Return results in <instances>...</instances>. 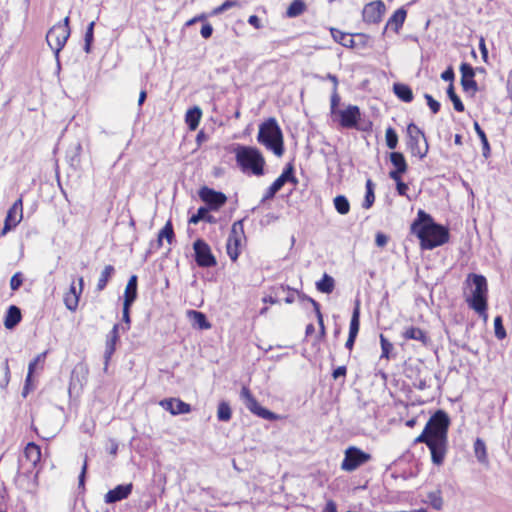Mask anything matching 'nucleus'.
<instances>
[{"instance_id":"nucleus-1","label":"nucleus","mask_w":512,"mask_h":512,"mask_svg":"<svg viewBox=\"0 0 512 512\" xmlns=\"http://www.w3.org/2000/svg\"><path fill=\"white\" fill-rule=\"evenodd\" d=\"M450 419L443 410H437L426 423L422 433L415 439V443H424L431 452L433 464H443L448 447V429Z\"/></svg>"},{"instance_id":"nucleus-2","label":"nucleus","mask_w":512,"mask_h":512,"mask_svg":"<svg viewBox=\"0 0 512 512\" xmlns=\"http://www.w3.org/2000/svg\"><path fill=\"white\" fill-rule=\"evenodd\" d=\"M411 233L419 238L421 248L425 250H432L449 240L448 229L437 224L430 214L421 209L411 224Z\"/></svg>"},{"instance_id":"nucleus-3","label":"nucleus","mask_w":512,"mask_h":512,"mask_svg":"<svg viewBox=\"0 0 512 512\" xmlns=\"http://www.w3.org/2000/svg\"><path fill=\"white\" fill-rule=\"evenodd\" d=\"M466 283L471 287L470 295L466 297L468 306L486 319L488 295L486 278L483 275L471 273L468 275Z\"/></svg>"},{"instance_id":"nucleus-4","label":"nucleus","mask_w":512,"mask_h":512,"mask_svg":"<svg viewBox=\"0 0 512 512\" xmlns=\"http://www.w3.org/2000/svg\"><path fill=\"white\" fill-rule=\"evenodd\" d=\"M257 140L276 156L283 155V133L275 118H269L260 124Z\"/></svg>"},{"instance_id":"nucleus-5","label":"nucleus","mask_w":512,"mask_h":512,"mask_svg":"<svg viewBox=\"0 0 512 512\" xmlns=\"http://www.w3.org/2000/svg\"><path fill=\"white\" fill-rule=\"evenodd\" d=\"M235 158L243 172L250 171L256 176L264 174L265 160L257 148L238 145L235 148Z\"/></svg>"},{"instance_id":"nucleus-6","label":"nucleus","mask_w":512,"mask_h":512,"mask_svg":"<svg viewBox=\"0 0 512 512\" xmlns=\"http://www.w3.org/2000/svg\"><path fill=\"white\" fill-rule=\"evenodd\" d=\"M407 146L413 156L424 158L428 153V143L425 134L414 123L407 127Z\"/></svg>"},{"instance_id":"nucleus-7","label":"nucleus","mask_w":512,"mask_h":512,"mask_svg":"<svg viewBox=\"0 0 512 512\" xmlns=\"http://www.w3.org/2000/svg\"><path fill=\"white\" fill-rule=\"evenodd\" d=\"M240 398L245 407L254 415L269 421H276L279 419V415L262 407L246 386L242 387Z\"/></svg>"},{"instance_id":"nucleus-8","label":"nucleus","mask_w":512,"mask_h":512,"mask_svg":"<svg viewBox=\"0 0 512 512\" xmlns=\"http://www.w3.org/2000/svg\"><path fill=\"white\" fill-rule=\"evenodd\" d=\"M70 36V28L66 26H60V23L54 25L46 35V41L50 48L54 51L56 58L58 59L60 51L65 46Z\"/></svg>"},{"instance_id":"nucleus-9","label":"nucleus","mask_w":512,"mask_h":512,"mask_svg":"<svg viewBox=\"0 0 512 512\" xmlns=\"http://www.w3.org/2000/svg\"><path fill=\"white\" fill-rule=\"evenodd\" d=\"M370 458V454L355 446H350L345 450V456L341 463V469L347 472H352L364 463L368 462Z\"/></svg>"},{"instance_id":"nucleus-10","label":"nucleus","mask_w":512,"mask_h":512,"mask_svg":"<svg viewBox=\"0 0 512 512\" xmlns=\"http://www.w3.org/2000/svg\"><path fill=\"white\" fill-rule=\"evenodd\" d=\"M193 250L195 262L199 267L208 268L217 264L210 246L203 239L199 238L193 243Z\"/></svg>"},{"instance_id":"nucleus-11","label":"nucleus","mask_w":512,"mask_h":512,"mask_svg":"<svg viewBox=\"0 0 512 512\" xmlns=\"http://www.w3.org/2000/svg\"><path fill=\"white\" fill-rule=\"evenodd\" d=\"M243 235V221L239 220L234 222L226 244L227 254L232 261L237 260L240 254L239 246L241 244V238Z\"/></svg>"},{"instance_id":"nucleus-12","label":"nucleus","mask_w":512,"mask_h":512,"mask_svg":"<svg viewBox=\"0 0 512 512\" xmlns=\"http://www.w3.org/2000/svg\"><path fill=\"white\" fill-rule=\"evenodd\" d=\"M38 470L25 466L19 467L18 474L15 478L17 487L26 492H32L37 487Z\"/></svg>"},{"instance_id":"nucleus-13","label":"nucleus","mask_w":512,"mask_h":512,"mask_svg":"<svg viewBox=\"0 0 512 512\" xmlns=\"http://www.w3.org/2000/svg\"><path fill=\"white\" fill-rule=\"evenodd\" d=\"M23 218V200L22 197L18 198L14 204L9 208L5 221L4 227L1 231V236H4L7 232L15 228Z\"/></svg>"},{"instance_id":"nucleus-14","label":"nucleus","mask_w":512,"mask_h":512,"mask_svg":"<svg viewBox=\"0 0 512 512\" xmlns=\"http://www.w3.org/2000/svg\"><path fill=\"white\" fill-rule=\"evenodd\" d=\"M199 197L207 204L206 207L209 208V210H218L227 201V197L224 193L215 191L208 187L200 189Z\"/></svg>"},{"instance_id":"nucleus-15","label":"nucleus","mask_w":512,"mask_h":512,"mask_svg":"<svg viewBox=\"0 0 512 512\" xmlns=\"http://www.w3.org/2000/svg\"><path fill=\"white\" fill-rule=\"evenodd\" d=\"M385 4L381 0L373 1L365 5L362 17L367 23H379L385 13Z\"/></svg>"},{"instance_id":"nucleus-16","label":"nucleus","mask_w":512,"mask_h":512,"mask_svg":"<svg viewBox=\"0 0 512 512\" xmlns=\"http://www.w3.org/2000/svg\"><path fill=\"white\" fill-rule=\"evenodd\" d=\"M340 125L343 128H356L358 127V121L360 120L361 113L360 109L356 105H349L346 109L339 111Z\"/></svg>"},{"instance_id":"nucleus-17","label":"nucleus","mask_w":512,"mask_h":512,"mask_svg":"<svg viewBox=\"0 0 512 512\" xmlns=\"http://www.w3.org/2000/svg\"><path fill=\"white\" fill-rule=\"evenodd\" d=\"M133 484H120L117 485L115 488L109 490L105 496L104 501L106 504H113L118 501L124 500L129 497V495L132 493Z\"/></svg>"},{"instance_id":"nucleus-18","label":"nucleus","mask_w":512,"mask_h":512,"mask_svg":"<svg viewBox=\"0 0 512 512\" xmlns=\"http://www.w3.org/2000/svg\"><path fill=\"white\" fill-rule=\"evenodd\" d=\"M79 289L76 288L74 282L71 284L69 291L64 295V303L68 310L75 311L78 307L79 298L83 290L84 279H78Z\"/></svg>"},{"instance_id":"nucleus-19","label":"nucleus","mask_w":512,"mask_h":512,"mask_svg":"<svg viewBox=\"0 0 512 512\" xmlns=\"http://www.w3.org/2000/svg\"><path fill=\"white\" fill-rule=\"evenodd\" d=\"M159 404L172 415L186 414L191 411L189 404L176 398L163 399Z\"/></svg>"},{"instance_id":"nucleus-20","label":"nucleus","mask_w":512,"mask_h":512,"mask_svg":"<svg viewBox=\"0 0 512 512\" xmlns=\"http://www.w3.org/2000/svg\"><path fill=\"white\" fill-rule=\"evenodd\" d=\"M41 459L40 447L34 443H28L24 450V460L20 461L21 467L28 466L36 469L37 463Z\"/></svg>"},{"instance_id":"nucleus-21","label":"nucleus","mask_w":512,"mask_h":512,"mask_svg":"<svg viewBox=\"0 0 512 512\" xmlns=\"http://www.w3.org/2000/svg\"><path fill=\"white\" fill-rule=\"evenodd\" d=\"M390 161L394 166V170L389 172V177L393 180H398V178L408 169L405 157L401 152H391Z\"/></svg>"},{"instance_id":"nucleus-22","label":"nucleus","mask_w":512,"mask_h":512,"mask_svg":"<svg viewBox=\"0 0 512 512\" xmlns=\"http://www.w3.org/2000/svg\"><path fill=\"white\" fill-rule=\"evenodd\" d=\"M119 329L120 325L115 324L112 328V330L107 335L106 345H105V352H104V359H105V368L108 366V362L115 352L116 349V343L119 339Z\"/></svg>"},{"instance_id":"nucleus-23","label":"nucleus","mask_w":512,"mask_h":512,"mask_svg":"<svg viewBox=\"0 0 512 512\" xmlns=\"http://www.w3.org/2000/svg\"><path fill=\"white\" fill-rule=\"evenodd\" d=\"M291 182L293 184H297L298 180L294 176V168L292 164H288L281 175L271 184L275 189L280 191L285 183Z\"/></svg>"},{"instance_id":"nucleus-24","label":"nucleus","mask_w":512,"mask_h":512,"mask_svg":"<svg viewBox=\"0 0 512 512\" xmlns=\"http://www.w3.org/2000/svg\"><path fill=\"white\" fill-rule=\"evenodd\" d=\"M406 16H407V11L404 7L397 9L393 13V15L388 19L386 26L384 28V31H386L387 28L390 27L396 33H398L405 22Z\"/></svg>"},{"instance_id":"nucleus-25","label":"nucleus","mask_w":512,"mask_h":512,"mask_svg":"<svg viewBox=\"0 0 512 512\" xmlns=\"http://www.w3.org/2000/svg\"><path fill=\"white\" fill-rule=\"evenodd\" d=\"M331 35L333 39L346 48H354L357 46L354 35L344 33L338 29L332 28Z\"/></svg>"},{"instance_id":"nucleus-26","label":"nucleus","mask_w":512,"mask_h":512,"mask_svg":"<svg viewBox=\"0 0 512 512\" xmlns=\"http://www.w3.org/2000/svg\"><path fill=\"white\" fill-rule=\"evenodd\" d=\"M21 318V310L17 306L11 305L6 312L4 326L7 329H13L19 324Z\"/></svg>"},{"instance_id":"nucleus-27","label":"nucleus","mask_w":512,"mask_h":512,"mask_svg":"<svg viewBox=\"0 0 512 512\" xmlns=\"http://www.w3.org/2000/svg\"><path fill=\"white\" fill-rule=\"evenodd\" d=\"M202 116V110L198 106L190 108L185 115V122L191 131H194L199 126Z\"/></svg>"},{"instance_id":"nucleus-28","label":"nucleus","mask_w":512,"mask_h":512,"mask_svg":"<svg viewBox=\"0 0 512 512\" xmlns=\"http://www.w3.org/2000/svg\"><path fill=\"white\" fill-rule=\"evenodd\" d=\"M187 316L192 322L193 326L198 327L199 329H209L211 324L206 318V315L200 311L189 310L187 312Z\"/></svg>"},{"instance_id":"nucleus-29","label":"nucleus","mask_w":512,"mask_h":512,"mask_svg":"<svg viewBox=\"0 0 512 512\" xmlns=\"http://www.w3.org/2000/svg\"><path fill=\"white\" fill-rule=\"evenodd\" d=\"M209 211V208L206 206L199 207L197 212L189 218V224H197L200 221H205L210 224L216 223V218L210 215Z\"/></svg>"},{"instance_id":"nucleus-30","label":"nucleus","mask_w":512,"mask_h":512,"mask_svg":"<svg viewBox=\"0 0 512 512\" xmlns=\"http://www.w3.org/2000/svg\"><path fill=\"white\" fill-rule=\"evenodd\" d=\"M393 91L400 100L406 103H409L413 100L412 89L406 84L395 83L393 85Z\"/></svg>"},{"instance_id":"nucleus-31","label":"nucleus","mask_w":512,"mask_h":512,"mask_svg":"<svg viewBox=\"0 0 512 512\" xmlns=\"http://www.w3.org/2000/svg\"><path fill=\"white\" fill-rule=\"evenodd\" d=\"M137 298V276L132 275L126 285L124 292V302L134 303Z\"/></svg>"},{"instance_id":"nucleus-32","label":"nucleus","mask_w":512,"mask_h":512,"mask_svg":"<svg viewBox=\"0 0 512 512\" xmlns=\"http://www.w3.org/2000/svg\"><path fill=\"white\" fill-rule=\"evenodd\" d=\"M175 238L174 230L171 221H167V223L164 225V227L159 231L158 233V239H157V246H162L163 239H166L169 244L172 243V241Z\"/></svg>"},{"instance_id":"nucleus-33","label":"nucleus","mask_w":512,"mask_h":512,"mask_svg":"<svg viewBox=\"0 0 512 512\" xmlns=\"http://www.w3.org/2000/svg\"><path fill=\"white\" fill-rule=\"evenodd\" d=\"M335 287V281L332 276L325 273L321 280L316 282V288L318 291L326 294H330Z\"/></svg>"},{"instance_id":"nucleus-34","label":"nucleus","mask_w":512,"mask_h":512,"mask_svg":"<svg viewBox=\"0 0 512 512\" xmlns=\"http://www.w3.org/2000/svg\"><path fill=\"white\" fill-rule=\"evenodd\" d=\"M473 448L477 460L483 464L487 463L488 457L485 442L482 439L477 438L474 442Z\"/></svg>"},{"instance_id":"nucleus-35","label":"nucleus","mask_w":512,"mask_h":512,"mask_svg":"<svg viewBox=\"0 0 512 512\" xmlns=\"http://www.w3.org/2000/svg\"><path fill=\"white\" fill-rule=\"evenodd\" d=\"M115 269L112 265H106L104 269L102 270L100 277L98 279L97 283V290L102 291L107 286V283L109 282L110 278L114 274Z\"/></svg>"},{"instance_id":"nucleus-36","label":"nucleus","mask_w":512,"mask_h":512,"mask_svg":"<svg viewBox=\"0 0 512 512\" xmlns=\"http://www.w3.org/2000/svg\"><path fill=\"white\" fill-rule=\"evenodd\" d=\"M474 130L477 133V135L480 138L481 144H482V154L485 158H488L490 156V145L487 139V136L483 129L480 127L478 122H474Z\"/></svg>"},{"instance_id":"nucleus-37","label":"nucleus","mask_w":512,"mask_h":512,"mask_svg":"<svg viewBox=\"0 0 512 512\" xmlns=\"http://www.w3.org/2000/svg\"><path fill=\"white\" fill-rule=\"evenodd\" d=\"M360 327V307L359 302L357 301L355 308L353 309L350 327H349V335L356 336L358 335Z\"/></svg>"},{"instance_id":"nucleus-38","label":"nucleus","mask_w":512,"mask_h":512,"mask_svg":"<svg viewBox=\"0 0 512 512\" xmlns=\"http://www.w3.org/2000/svg\"><path fill=\"white\" fill-rule=\"evenodd\" d=\"M306 9V5L302 0H293L286 10V15L290 18L301 15Z\"/></svg>"},{"instance_id":"nucleus-39","label":"nucleus","mask_w":512,"mask_h":512,"mask_svg":"<svg viewBox=\"0 0 512 512\" xmlns=\"http://www.w3.org/2000/svg\"><path fill=\"white\" fill-rule=\"evenodd\" d=\"M403 336L405 339L418 340L423 343H425L427 340L425 332L423 330H421L420 328L413 327V326L407 328L404 331Z\"/></svg>"},{"instance_id":"nucleus-40","label":"nucleus","mask_w":512,"mask_h":512,"mask_svg":"<svg viewBox=\"0 0 512 512\" xmlns=\"http://www.w3.org/2000/svg\"><path fill=\"white\" fill-rule=\"evenodd\" d=\"M334 207L341 215H346L350 211V203L344 195H338L334 198Z\"/></svg>"},{"instance_id":"nucleus-41","label":"nucleus","mask_w":512,"mask_h":512,"mask_svg":"<svg viewBox=\"0 0 512 512\" xmlns=\"http://www.w3.org/2000/svg\"><path fill=\"white\" fill-rule=\"evenodd\" d=\"M374 201H375L374 183L372 182L371 179H368L366 181V194H365L364 201L362 203V207L364 209H369L374 204Z\"/></svg>"},{"instance_id":"nucleus-42","label":"nucleus","mask_w":512,"mask_h":512,"mask_svg":"<svg viewBox=\"0 0 512 512\" xmlns=\"http://www.w3.org/2000/svg\"><path fill=\"white\" fill-rule=\"evenodd\" d=\"M447 96L452 101L454 109L457 112H463L464 111V104L462 103L460 97L455 93L453 83H450L447 88Z\"/></svg>"},{"instance_id":"nucleus-43","label":"nucleus","mask_w":512,"mask_h":512,"mask_svg":"<svg viewBox=\"0 0 512 512\" xmlns=\"http://www.w3.org/2000/svg\"><path fill=\"white\" fill-rule=\"evenodd\" d=\"M231 416H232V411H231L230 405L225 401L220 402L218 405V409H217L218 420L227 422L231 419Z\"/></svg>"},{"instance_id":"nucleus-44","label":"nucleus","mask_w":512,"mask_h":512,"mask_svg":"<svg viewBox=\"0 0 512 512\" xmlns=\"http://www.w3.org/2000/svg\"><path fill=\"white\" fill-rule=\"evenodd\" d=\"M427 502L435 509L441 510L443 506V499L440 491L429 492L427 495Z\"/></svg>"},{"instance_id":"nucleus-45","label":"nucleus","mask_w":512,"mask_h":512,"mask_svg":"<svg viewBox=\"0 0 512 512\" xmlns=\"http://www.w3.org/2000/svg\"><path fill=\"white\" fill-rule=\"evenodd\" d=\"M94 26H95V22L92 21L89 23V25L86 29L85 39H84L85 40L84 50L86 53H90V51H91V45L94 40Z\"/></svg>"},{"instance_id":"nucleus-46","label":"nucleus","mask_w":512,"mask_h":512,"mask_svg":"<svg viewBox=\"0 0 512 512\" xmlns=\"http://www.w3.org/2000/svg\"><path fill=\"white\" fill-rule=\"evenodd\" d=\"M385 138H386V145L389 149H395L397 147L398 135L392 127L387 128L386 133H385Z\"/></svg>"},{"instance_id":"nucleus-47","label":"nucleus","mask_w":512,"mask_h":512,"mask_svg":"<svg viewBox=\"0 0 512 512\" xmlns=\"http://www.w3.org/2000/svg\"><path fill=\"white\" fill-rule=\"evenodd\" d=\"M308 299L314 308V311L317 316L318 324L320 327V334L323 336V335H325V326H324L323 316L320 311V304L317 301H315L313 298H308Z\"/></svg>"},{"instance_id":"nucleus-48","label":"nucleus","mask_w":512,"mask_h":512,"mask_svg":"<svg viewBox=\"0 0 512 512\" xmlns=\"http://www.w3.org/2000/svg\"><path fill=\"white\" fill-rule=\"evenodd\" d=\"M46 355H47V352H43V353H40L38 354L35 359L33 361H31L29 363V366H28V374H27V377H26V384L30 381L31 379V376L36 368V365L39 363V362H44L45 358H46Z\"/></svg>"},{"instance_id":"nucleus-49","label":"nucleus","mask_w":512,"mask_h":512,"mask_svg":"<svg viewBox=\"0 0 512 512\" xmlns=\"http://www.w3.org/2000/svg\"><path fill=\"white\" fill-rule=\"evenodd\" d=\"M236 6H239V2L237 0H226L220 6L216 7L212 14L218 15Z\"/></svg>"},{"instance_id":"nucleus-50","label":"nucleus","mask_w":512,"mask_h":512,"mask_svg":"<svg viewBox=\"0 0 512 512\" xmlns=\"http://www.w3.org/2000/svg\"><path fill=\"white\" fill-rule=\"evenodd\" d=\"M494 329H495V336L498 339L502 340L506 337V331L504 329L501 316H497L494 319Z\"/></svg>"},{"instance_id":"nucleus-51","label":"nucleus","mask_w":512,"mask_h":512,"mask_svg":"<svg viewBox=\"0 0 512 512\" xmlns=\"http://www.w3.org/2000/svg\"><path fill=\"white\" fill-rule=\"evenodd\" d=\"M132 306V303H129V302H123V315H122V320L123 322L126 324V327H122V330L125 331V330H128L130 328V307Z\"/></svg>"},{"instance_id":"nucleus-52","label":"nucleus","mask_w":512,"mask_h":512,"mask_svg":"<svg viewBox=\"0 0 512 512\" xmlns=\"http://www.w3.org/2000/svg\"><path fill=\"white\" fill-rule=\"evenodd\" d=\"M380 343L382 349L381 358H389L393 345L382 334L380 335Z\"/></svg>"},{"instance_id":"nucleus-53","label":"nucleus","mask_w":512,"mask_h":512,"mask_svg":"<svg viewBox=\"0 0 512 512\" xmlns=\"http://www.w3.org/2000/svg\"><path fill=\"white\" fill-rule=\"evenodd\" d=\"M461 85L463 90L466 92H476L478 90V86L474 78L461 79Z\"/></svg>"},{"instance_id":"nucleus-54","label":"nucleus","mask_w":512,"mask_h":512,"mask_svg":"<svg viewBox=\"0 0 512 512\" xmlns=\"http://www.w3.org/2000/svg\"><path fill=\"white\" fill-rule=\"evenodd\" d=\"M461 79L474 78L475 72L473 67L468 63H462L460 66Z\"/></svg>"},{"instance_id":"nucleus-55","label":"nucleus","mask_w":512,"mask_h":512,"mask_svg":"<svg viewBox=\"0 0 512 512\" xmlns=\"http://www.w3.org/2000/svg\"><path fill=\"white\" fill-rule=\"evenodd\" d=\"M424 98L426 99L427 105L429 106L433 114H436L440 111V103L437 100H435L430 94H425Z\"/></svg>"},{"instance_id":"nucleus-56","label":"nucleus","mask_w":512,"mask_h":512,"mask_svg":"<svg viewBox=\"0 0 512 512\" xmlns=\"http://www.w3.org/2000/svg\"><path fill=\"white\" fill-rule=\"evenodd\" d=\"M23 283V277L20 272L15 273L10 280V287L13 291H16L20 288Z\"/></svg>"},{"instance_id":"nucleus-57","label":"nucleus","mask_w":512,"mask_h":512,"mask_svg":"<svg viewBox=\"0 0 512 512\" xmlns=\"http://www.w3.org/2000/svg\"><path fill=\"white\" fill-rule=\"evenodd\" d=\"M10 382V368L8 365V359L4 362V379L0 382V387L5 388Z\"/></svg>"},{"instance_id":"nucleus-58","label":"nucleus","mask_w":512,"mask_h":512,"mask_svg":"<svg viewBox=\"0 0 512 512\" xmlns=\"http://www.w3.org/2000/svg\"><path fill=\"white\" fill-rule=\"evenodd\" d=\"M394 181L396 182V190H397L398 194L401 196H406L407 190H408V185L401 180V176L398 178V180H394Z\"/></svg>"},{"instance_id":"nucleus-59","label":"nucleus","mask_w":512,"mask_h":512,"mask_svg":"<svg viewBox=\"0 0 512 512\" xmlns=\"http://www.w3.org/2000/svg\"><path fill=\"white\" fill-rule=\"evenodd\" d=\"M200 33L203 38L208 39L209 37H211L213 33L212 25L210 23H204L202 25Z\"/></svg>"},{"instance_id":"nucleus-60","label":"nucleus","mask_w":512,"mask_h":512,"mask_svg":"<svg viewBox=\"0 0 512 512\" xmlns=\"http://www.w3.org/2000/svg\"><path fill=\"white\" fill-rule=\"evenodd\" d=\"M278 192L277 189H275L272 185L266 190L264 196L261 199V203L266 202L267 200H270L274 198L275 194Z\"/></svg>"},{"instance_id":"nucleus-61","label":"nucleus","mask_w":512,"mask_h":512,"mask_svg":"<svg viewBox=\"0 0 512 512\" xmlns=\"http://www.w3.org/2000/svg\"><path fill=\"white\" fill-rule=\"evenodd\" d=\"M441 78L444 81H449L450 83H452L454 80V71L452 67H448L444 72H442Z\"/></svg>"},{"instance_id":"nucleus-62","label":"nucleus","mask_w":512,"mask_h":512,"mask_svg":"<svg viewBox=\"0 0 512 512\" xmlns=\"http://www.w3.org/2000/svg\"><path fill=\"white\" fill-rule=\"evenodd\" d=\"M339 103H340V96H339L337 90H333L332 95H331V111L332 112L335 111V108L339 105Z\"/></svg>"},{"instance_id":"nucleus-63","label":"nucleus","mask_w":512,"mask_h":512,"mask_svg":"<svg viewBox=\"0 0 512 512\" xmlns=\"http://www.w3.org/2000/svg\"><path fill=\"white\" fill-rule=\"evenodd\" d=\"M388 238L383 233H377L375 237V243L379 247H383L387 244Z\"/></svg>"},{"instance_id":"nucleus-64","label":"nucleus","mask_w":512,"mask_h":512,"mask_svg":"<svg viewBox=\"0 0 512 512\" xmlns=\"http://www.w3.org/2000/svg\"><path fill=\"white\" fill-rule=\"evenodd\" d=\"M346 373H347L346 367L345 366H339L336 369H334V371L332 373V377L336 380L339 377H345Z\"/></svg>"}]
</instances>
